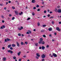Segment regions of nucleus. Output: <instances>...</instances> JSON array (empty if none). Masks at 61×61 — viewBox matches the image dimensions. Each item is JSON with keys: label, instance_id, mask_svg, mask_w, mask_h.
<instances>
[{"label": "nucleus", "instance_id": "obj_1", "mask_svg": "<svg viewBox=\"0 0 61 61\" xmlns=\"http://www.w3.org/2000/svg\"><path fill=\"white\" fill-rule=\"evenodd\" d=\"M11 40V39L8 38L7 39H5V42H7V41H10Z\"/></svg>", "mask_w": 61, "mask_h": 61}, {"label": "nucleus", "instance_id": "obj_2", "mask_svg": "<svg viewBox=\"0 0 61 61\" xmlns=\"http://www.w3.org/2000/svg\"><path fill=\"white\" fill-rule=\"evenodd\" d=\"M41 57L42 58H45L46 57V55L43 54L41 55Z\"/></svg>", "mask_w": 61, "mask_h": 61}, {"label": "nucleus", "instance_id": "obj_3", "mask_svg": "<svg viewBox=\"0 0 61 61\" xmlns=\"http://www.w3.org/2000/svg\"><path fill=\"white\" fill-rule=\"evenodd\" d=\"M40 41L39 42V43H41V42L43 41V39L42 38H40Z\"/></svg>", "mask_w": 61, "mask_h": 61}, {"label": "nucleus", "instance_id": "obj_4", "mask_svg": "<svg viewBox=\"0 0 61 61\" xmlns=\"http://www.w3.org/2000/svg\"><path fill=\"white\" fill-rule=\"evenodd\" d=\"M5 27L4 25H3L2 26H1L0 27V29H3V28H5Z\"/></svg>", "mask_w": 61, "mask_h": 61}, {"label": "nucleus", "instance_id": "obj_5", "mask_svg": "<svg viewBox=\"0 0 61 61\" xmlns=\"http://www.w3.org/2000/svg\"><path fill=\"white\" fill-rule=\"evenodd\" d=\"M52 55L54 57H57V55L55 53H54L52 54Z\"/></svg>", "mask_w": 61, "mask_h": 61}, {"label": "nucleus", "instance_id": "obj_6", "mask_svg": "<svg viewBox=\"0 0 61 61\" xmlns=\"http://www.w3.org/2000/svg\"><path fill=\"white\" fill-rule=\"evenodd\" d=\"M56 30H58V31H61V30L60 29H59V28L58 27H56Z\"/></svg>", "mask_w": 61, "mask_h": 61}, {"label": "nucleus", "instance_id": "obj_7", "mask_svg": "<svg viewBox=\"0 0 61 61\" xmlns=\"http://www.w3.org/2000/svg\"><path fill=\"white\" fill-rule=\"evenodd\" d=\"M7 52H8V53H13V51H11L10 50H8Z\"/></svg>", "mask_w": 61, "mask_h": 61}, {"label": "nucleus", "instance_id": "obj_8", "mask_svg": "<svg viewBox=\"0 0 61 61\" xmlns=\"http://www.w3.org/2000/svg\"><path fill=\"white\" fill-rule=\"evenodd\" d=\"M58 13H61V10L60 9H59L58 10V11H57Z\"/></svg>", "mask_w": 61, "mask_h": 61}, {"label": "nucleus", "instance_id": "obj_9", "mask_svg": "<svg viewBox=\"0 0 61 61\" xmlns=\"http://www.w3.org/2000/svg\"><path fill=\"white\" fill-rule=\"evenodd\" d=\"M40 44H42V45H44L45 44V42L44 41H41V43H39Z\"/></svg>", "mask_w": 61, "mask_h": 61}, {"label": "nucleus", "instance_id": "obj_10", "mask_svg": "<svg viewBox=\"0 0 61 61\" xmlns=\"http://www.w3.org/2000/svg\"><path fill=\"white\" fill-rule=\"evenodd\" d=\"M16 44L17 46L19 47V46H20V44H19V43L18 42H17Z\"/></svg>", "mask_w": 61, "mask_h": 61}, {"label": "nucleus", "instance_id": "obj_11", "mask_svg": "<svg viewBox=\"0 0 61 61\" xmlns=\"http://www.w3.org/2000/svg\"><path fill=\"white\" fill-rule=\"evenodd\" d=\"M39 53H36V55L38 57H40V55H39Z\"/></svg>", "mask_w": 61, "mask_h": 61}, {"label": "nucleus", "instance_id": "obj_12", "mask_svg": "<svg viewBox=\"0 0 61 61\" xmlns=\"http://www.w3.org/2000/svg\"><path fill=\"white\" fill-rule=\"evenodd\" d=\"M48 30L49 31H52V28H49L48 29Z\"/></svg>", "mask_w": 61, "mask_h": 61}, {"label": "nucleus", "instance_id": "obj_13", "mask_svg": "<svg viewBox=\"0 0 61 61\" xmlns=\"http://www.w3.org/2000/svg\"><path fill=\"white\" fill-rule=\"evenodd\" d=\"M41 49L42 50H44L45 49V47L44 46H42L41 47Z\"/></svg>", "mask_w": 61, "mask_h": 61}, {"label": "nucleus", "instance_id": "obj_14", "mask_svg": "<svg viewBox=\"0 0 61 61\" xmlns=\"http://www.w3.org/2000/svg\"><path fill=\"white\" fill-rule=\"evenodd\" d=\"M19 15H21L22 14H23V12H21V13H19Z\"/></svg>", "mask_w": 61, "mask_h": 61}, {"label": "nucleus", "instance_id": "obj_15", "mask_svg": "<svg viewBox=\"0 0 61 61\" xmlns=\"http://www.w3.org/2000/svg\"><path fill=\"white\" fill-rule=\"evenodd\" d=\"M3 61H5L6 60V59L5 57H4L3 58Z\"/></svg>", "mask_w": 61, "mask_h": 61}, {"label": "nucleus", "instance_id": "obj_16", "mask_svg": "<svg viewBox=\"0 0 61 61\" xmlns=\"http://www.w3.org/2000/svg\"><path fill=\"white\" fill-rule=\"evenodd\" d=\"M20 54H21V51L19 52H18L17 53L18 55V56H20Z\"/></svg>", "mask_w": 61, "mask_h": 61}, {"label": "nucleus", "instance_id": "obj_17", "mask_svg": "<svg viewBox=\"0 0 61 61\" xmlns=\"http://www.w3.org/2000/svg\"><path fill=\"white\" fill-rule=\"evenodd\" d=\"M38 44L37 43H36L35 44V46H38Z\"/></svg>", "mask_w": 61, "mask_h": 61}, {"label": "nucleus", "instance_id": "obj_18", "mask_svg": "<svg viewBox=\"0 0 61 61\" xmlns=\"http://www.w3.org/2000/svg\"><path fill=\"white\" fill-rule=\"evenodd\" d=\"M11 46V44H10L9 45H8V48H10V47Z\"/></svg>", "mask_w": 61, "mask_h": 61}, {"label": "nucleus", "instance_id": "obj_19", "mask_svg": "<svg viewBox=\"0 0 61 61\" xmlns=\"http://www.w3.org/2000/svg\"><path fill=\"white\" fill-rule=\"evenodd\" d=\"M31 2H32L33 3H35V0H32V1Z\"/></svg>", "mask_w": 61, "mask_h": 61}, {"label": "nucleus", "instance_id": "obj_20", "mask_svg": "<svg viewBox=\"0 0 61 61\" xmlns=\"http://www.w3.org/2000/svg\"><path fill=\"white\" fill-rule=\"evenodd\" d=\"M15 12L16 15H18V12H17V11H15Z\"/></svg>", "mask_w": 61, "mask_h": 61}, {"label": "nucleus", "instance_id": "obj_21", "mask_svg": "<svg viewBox=\"0 0 61 61\" xmlns=\"http://www.w3.org/2000/svg\"><path fill=\"white\" fill-rule=\"evenodd\" d=\"M12 46L13 47H14L15 46V44H13L12 45Z\"/></svg>", "mask_w": 61, "mask_h": 61}, {"label": "nucleus", "instance_id": "obj_22", "mask_svg": "<svg viewBox=\"0 0 61 61\" xmlns=\"http://www.w3.org/2000/svg\"><path fill=\"white\" fill-rule=\"evenodd\" d=\"M36 58L37 59H39V58H38V57L37 56H36Z\"/></svg>", "mask_w": 61, "mask_h": 61}, {"label": "nucleus", "instance_id": "obj_23", "mask_svg": "<svg viewBox=\"0 0 61 61\" xmlns=\"http://www.w3.org/2000/svg\"><path fill=\"white\" fill-rule=\"evenodd\" d=\"M18 36H21V34L20 33H19L18 34Z\"/></svg>", "mask_w": 61, "mask_h": 61}, {"label": "nucleus", "instance_id": "obj_24", "mask_svg": "<svg viewBox=\"0 0 61 61\" xmlns=\"http://www.w3.org/2000/svg\"><path fill=\"white\" fill-rule=\"evenodd\" d=\"M28 32H29V34H31V31L30 30H28Z\"/></svg>", "mask_w": 61, "mask_h": 61}, {"label": "nucleus", "instance_id": "obj_25", "mask_svg": "<svg viewBox=\"0 0 61 61\" xmlns=\"http://www.w3.org/2000/svg\"><path fill=\"white\" fill-rule=\"evenodd\" d=\"M30 19H31V18H30V17L28 18L27 19V20H30Z\"/></svg>", "mask_w": 61, "mask_h": 61}, {"label": "nucleus", "instance_id": "obj_26", "mask_svg": "<svg viewBox=\"0 0 61 61\" xmlns=\"http://www.w3.org/2000/svg\"><path fill=\"white\" fill-rule=\"evenodd\" d=\"M15 17H13L12 18V20H14V19H15Z\"/></svg>", "mask_w": 61, "mask_h": 61}, {"label": "nucleus", "instance_id": "obj_27", "mask_svg": "<svg viewBox=\"0 0 61 61\" xmlns=\"http://www.w3.org/2000/svg\"><path fill=\"white\" fill-rule=\"evenodd\" d=\"M43 27H46V25H42Z\"/></svg>", "mask_w": 61, "mask_h": 61}, {"label": "nucleus", "instance_id": "obj_28", "mask_svg": "<svg viewBox=\"0 0 61 61\" xmlns=\"http://www.w3.org/2000/svg\"><path fill=\"white\" fill-rule=\"evenodd\" d=\"M42 36H43V37H46V36L45 35H43Z\"/></svg>", "mask_w": 61, "mask_h": 61}, {"label": "nucleus", "instance_id": "obj_29", "mask_svg": "<svg viewBox=\"0 0 61 61\" xmlns=\"http://www.w3.org/2000/svg\"><path fill=\"white\" fill-rule=\"evenodd\" d=\"M13 58L14 59H16V57L15 56H14Z\"/></svg>", "mask_w": 61, "mask_h": 61}, {"label": "nucleus", "instance_id": "obj_30", "mask_svg": "<svg viewBox=\"0 0 61 61\" xmlns=\"http://www.w3.org/2000/svg\"><path fill=\"white\" fill-rule=\"evenodd\" d=\"M18 29L19 30H21V28H20V27L18 28Z\"/></svg>", "mask_w": 61, "mask_h": 61}, {"label": "nucleus", "instance_id": "obj_31", "mask_svg": "<svg viewBox=\"0 0 61 61\" xmlns=\"http://www.w3.org/2000/svg\"><path fill=\"white\" fill-rule=\"evenodd\" d=\"M24 43H23V42H21V45H23Z\"/></svg>", "mask_w": 61, "mask_h": 61}, {"label": "nucleus", "instance_id": "obj_32", "mask_svg": "<svg viewBox=\"0 0 61 61\" xmlns=\"http://www.w3.org/2000/svg\"><path fill=\"white\" fill-rule=\"evenodd\" d=\"M44 31H45L44 30H41V32H44Z\"/></svg>", "mask_w": 61, "mask_h": 61}, {"label": "nucleus", "instance_id": "obj_33", "mask_svg": "<svg viewBox=\"0 0 61 61\" xmlns=\"http://www.w3.org/2000/svg\"><path fill=\"white\" fill-rule=\"evenodd\" d=\"M25 44L26 45H27V42H26V41H25Z\"/></svg>", "mask_w": 61, "mask_h": 61}, {"label": "nucleus", "instance_id": "obj_34", "mask_svg": "<svg viewBox=\"0 0 61 61\" xmlns=\"http://www.w3.org/2000/svg\"><path fill=\"white\" fill-rule=\"evenodd\" d=\"M38 26H39V25H40V23L39 22L38 23Z\"/></svg>", "mask_w": 61, "mask_h": 61}, {"label": "nucleus", "instance_id": "obj_35", "mask_svg": "<svg viewBox=\"0 0 61 61\" xmlns=\"http://www.w3.org/2000/svg\"><path fill=\"white\" fill-rule=\"evenodd\" d=\"M57 9H56L55 11V12H57Z\"/></svg>", "mask_w": 61, "mask_h": 61}, {"label": "nucleus", "instance_id": "obj_36", "mask_svg": "<svg viewBox=\"0 0 61 61\" xmlns=\"http://www.w3.org/2000/svg\"><path fill=\"white\" fill-rule=\"evenodd\" d=\"M36 7H39V5H37L36 6Z\"/></svg>", "mask_w": 61, "mask_h": 61}, {"label": "nucleus", "instance_id": "obj_37", "mask_svg": "<svg viewBox=\"0 0 61 61\" xmlns=\"http://www.w3.org/2000/svg\"><path fill=\"white\" fill-rule=\"evenodd\" d=\"M54 18V17H51L50 18V19H52V18Z\"/></svg>", "mask_w": 61, "mask_h": 61}, {"label": "nucleus", "instance_id": "obj_38", "mask_svg": "<svg viewBox=\"0 0 61 61\" xmlns=\"http://www.w3.org/2000/svg\"><path fill=\"white\" fill-rule=\"evenodd\" d=\"M12 8L13 9H15V8L14 6L12 7Z\"/></svg>", "mask_w": 61, "mask_h": 61}, {"label": "nucleus", "instance_id": "obj_39", "mask_svg": "<svg viewBox=\"0 0 61 61\" xmlns=\"http://www.w3.org/2000/svg\"><path fill=\"white\" fill-rule=\"evenodd\" d=\"M10 49L11 50H13V47H10Z\"/></svg>", "mask_w": 61, "mask_h": 61}, {"label": "nucleus", "instance_id": "obj_40", "mask_svg": "<svg viewBox=\"0 0 61 61\" xmlns=\"http://www.w3.org/2000/svg\"><path fill=\"white\" fill-rule=\"evenodd\" d=\"M54 21H52V24H54Z\"/></svg>", "mask_w": 61, "mask_h": 61}, {"label": "nucleus", "instance_id": "obj_41", "mask_svg": "<svg viewBox=\"0 0 61 61\" xmlns=\"http://www.w3.org/2000/svg\"><path fill=\"white\" fill-rule=\"evenodd\" d=\"M9 16L10 17H11L12 16V15L11 14H9Z\"/></svg>", "mask_w": 61, "mask_h": 61}, {"label": "nucleus", "instance_id": "obj_42", "mask_svg": "<svg viewBox=\"0 0 61 61\" xmlns=\"http://www.w3.org/2000/svg\"><path fill=\"white\" fill-rule=\"evenodd\" d=\"M44 13H46V10H44Z\"/></svg>", "mask_w": 61, "mask_h": 61}, {"label": "nucleus", "instance_id": "obj_43", "mask_svg": "<svg viewBox=\"0 0 61 61\" xmlns=\"http://www.w3.org/2000/svg\"><path fill=\"white\" fill-rule=\"evenodd\" d=\"M20 28L21 29V30L23 29V27H22V26H21Z\"/></svg>", "mask_w": 61, "mask_h": 61}, {"label": "nucleus", "instance_id": "obj_44", "mask_svg": "<svg viewBox=\"0 0 61 61\" xmlns=\"http://www.w3.org/2000/svg\"><path fill=\"white\" fill-rule=\"evenodd\" d=\"M5 49V48L4 47H2V49L3 50Z\"/></svg>", "mask_w": 61, "mask_h": 61}, {"label": "nucleus", "instance_id": "obj_45", "mask_svg": "<svg viewBox=\"0 0 61 61\" xmlns=\"http://www.w3.org/2000/svg\"><path fill=\"white\" fill-rule=\"evenodd\" d=\"M41 48H42V47L41 46H40L39 47V49H41Z\"/></svg>", "mask_w": 61, "mask_h": 61}, {"label": "nucleus", "instance_id": "obj_46", "mask_svg": "<svg viewBox=\"0 0 61 61\" xmlns=\"http://www.w3.org/2000/svg\"><path fill=\"white\" fill-rule=\"evenodd\" d=\"M42 61H45V59H42Z\"/></svg>", "mask_w": 61, "mask_h": 61}, {"label": "nucleus", "instance_id": "obj_47", "mask_svg": "<svg viewBox=\"0 0 61 61\" xmlns=\"http://www.w3.org/2000/svg\"><path fill=\"white\" fill-rule=\"evenodd\" d=\"M53 13V12L52 11H50V14H52Z\"/></svg>", "mask_w": 61, "mask_h": 61}, {"label": "nucleus", "instance_id": "obj_48", "mask_svg": "<svg viewBox=\"0 0 61 61\" xmlns=\"http://www.w3.org/2000/svg\"><path fill=\"white\" fill-rule=\"evenodd\" d=\"M19 61H21V59H20L19 60Z\"/></svg>", "mask_w": 61, "mask_h": 61}, {"label": "nucleus", "instance_id": "obj_49", "mask_svg": "<svg viewBox=\"0 0 61 61\" xmlns=\"http://www.w3.org/2000/svg\"><path fill=\"white\" fill-rule=\"evenodd\" d=\"M9 3H11V1L10 0L8 1Z\"/></svg>", "mask_w": 61, "mask_h": 61}, {"label": "nucleus", "instance_id": "obj_50", "mask_svg": "<svg viewBox=\"0 0 61 61\" xmlns=\"http://www.w3.org/2000/svg\"><path fill=\"white\" fill-rule=\"evenodd\" d=\"M37 11H40V9H38L37 10Z\"/></svg>", "mask_w": 61, "mask_h": 61}, {"label": "nucleus", "instance_id": "obj_51", "mask_svg": "<svg viewBox=\"0 0 61 61\" xmlns=\"http://www.w3.org/2000/svg\"><path fill=\"white\" fill-rule=\"evenodd\" d=\"M32 14L33 15H35V14H34L33 12L32 13Z\"/></svg>", "mask_w": 61, "mask_h": 61}, {"label": "nucleus", "instance_id": "obj_52", "mask_svg": "<svg viewBox=\"0 0 61 61\" xmlns=\"http://www.w3.org/2000/svg\"><path fill=\"white\" fill-rule=\"evenodd\" d=\"M2 23H4V22H5V21L4 20H2Z\"/></svg>", "mask_w": 61, "mask_h": 61}, {"label": "nucleus", "instance_id": "obj_53", "mask_svg": "<svg viewBox=\"0 0 61 61\" xmlns=\"http://www.w3.org/2000/svg\"><path fill=\"white\" fill-rule=\"evenodd\" d=\"M33 9H36V7H34Z\"/></svg>", "mask_w": 61, "mask_h": 61}, {"label": "nucleus", "instance_id": "obj_54", "mask_svg": "<svg viewBox=\"0 0 61 61\" xmlns=\"http://www.w3.org/2000/svg\"><path fill=\"white\" fill-rule=\"evenodd\" d=\"M6 5H7V4H8V2H6Z\"/></svg>", "mask_w": 61, "mask_h": 61}, {"label": "nucleus", "instance_id": "obj_55", "mask_svg": "<svg viewBox=\"0 0 61 61\" xmlns=\"http://www.w3.org/2000/svg\"><path fill=\"white\" fill-rule=\"evenodd\" d=\"M51 57H53V55H51Z\"/></svg>", "mask_w": 61, "mask_h": 61}, {"label": "nucleus", "instance_id": "obj_56", "mask_svg": "<svg viewBox=\"0 0 61 61\" xmlns=\"http://www.w3.org/2000/svg\"><path fill=\"white\" fill-rule=\"evenodd\" d=\"M50 14H48V17H50Z\"/></svg>", "mask_w": 61, "mask_h": 61}, {"label": "nucleus", "instance_id": "obj_57", "mask_svg": "<svg viewBox=\"0 0 61 61\" xmlns=\"http://www.w3.org/2000/svg\"><path fill=\"white\" fill-rule=\"evenodd\" d=\"M47 11H48V13L49 12V11H50V10H47Z\"/></svg>", "mask_w": 61, "mask_h": 61}, {"label": "nucleus", "instance_id": "obj_58", "mask_svg": "<svg viewBox=\"0 0 61 61\" xmlns=\"http://www.w3.org/2000/svg\"><path fill=\"white\" fill-rule=\"evenodd\" d=\"M26 33L27 34H29V32H26Z\"/></svg>", "mask_w": 61, "mask_h": 61}, {"label": "nucleus", "instance_id": "obj_59", "mask_svg": "<svg viewBox=\"0 0 61 61\" xmlns=\"http://www.w3.org/2000/svg\"><path fill=\"white\" fill-rule=\"evenodd\" d=\"M7 11L8 12H10V10H7Z\"/></svg>", "mask_w": 61, "mask_h": 61}, {"label": "nucleus", "instance_id": "obj_60", "mask_svg": "<svg viewBox=\"0 0 61 61\" xmlns=\"http://www.w3.org/2000/svg\"><path fill=\"white\" fill-rule=\"evenodd\" d=\"M52 42H54V41H55V40L52 39Z\"/></svg>", "mask_w": 61, "mask_h": 61}, {"label": "nucleus", "instance_id": "obj_61", "mask_svg": "<svg viewBox=\"0 0 61 61\" xmlns=\"http://www.w3.org/2000/svg\"><path fill=\"white\" fill-rule=\"evenodd\" d=\"M0 6H3V5H2V4H1L0 3Z\"/></svg>", "mask_w": 61, "mask_h": 61}, {"label": "nucleus", "instance_id": "obj_62", "mask_svg": "<svg viewBox=\"0 0 61 61\" xmlns=\"http://www.w3.org/2000/svg\"><path fill=\"white\" fill-rule=\"evenodd\" d=\"M23 57H26V55H24L23 56Z\"/></svg>", "mask_w": 61, "mask_h": 61}, {"label": "nucleus", "instance_id": "obj_63", "mask_svg": "<svg viewBox=\"0 0 61 61\" xmlns=\"http://www.w3.org/2000/svg\"><path fill=\"white\" fill-rule=\"evenodd\" d=\"M49 36L50 37L52 36H51V34Z\"/></svg>", "mask_w": 61, "mask_h": 61}, {"label": "nucleus", "instance_id": "obj_64", "mask_svg": "<svg viewBox=\"0 0 61 61\" xmlns=\"http://www.w3.org/2000/svg\"><path fill=\"white\" fill-rule=\"evenodd\" d=\"M59 24H61V22H59Z\"/></svg>", "mask_w": 61, "mask_h": 61}]
</instances>
